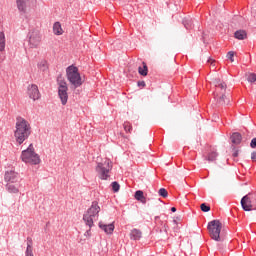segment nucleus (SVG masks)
Listing matches in <instances>:
<instances>
[{"label":"nucleus","instance_id":"obj_29","mask_svg":"<svg viewBox=\"0 0 256 256\" xmlns=\"http://www.w3.org/2000/svg\"><path fill=\"white\" fill-rule=\"evenodd\" d=\"M158 195L163 197V198H167L168 197V191L165 188H161L158 191Z\"/></svg>","mask_w":256,"mask_h":256},{"label":"nucleus","instance_id":"obj_31","mask_svg":"<svg viewBox=\"0 0 256 256\" xmlns=\"http://www.w3.org/2000/svg\"><path fill=\"white\" fill-rule=\"evenodd\" d=\"M112 191H114V193H117L120 191V184L118 182H112Z\"/></svg>","mask_w":256,"mask_h":256},{"label":"nucleus","instance_id":"obj_10","mask_svg":"<svg viewBox=\"0 0 256 256\" xmlns=\"http://www.w3.org/2000/svg\"><path fill=\"white\" fill-rule=\"evenodd\" d=\"M41 42V36L39 30H33L29 32V44L31 48H36Z\"/></svg>","mask_w":256,"mask_h":256},{"label":"nucleus","instance_id":"obj_41","mask_svg":"<svg viewBox=\"0 0 256 256\" xmlns=\"http://www.w3.org/2000/svg\"><path fill=\"white\" fill-rule=\"evenodd\" d=\"M207 62L213 64L212 58H209V59L207 60Z\"/></svg>","mask_w":256,"mask_h":256},{"label":"nucleus","instance_id":"obj_34","mask_svg":"<svg viewBox=\"0 0 256 256\" xmlns=\"http://www.w3.org/2000/svg\"><path fill=\"white\" fill-rule=\"evenodd\" d=\"M227 59H229L231 62H234V52H228Z\"/></svg>","mask_w":256,"mask_h":256},{"label":"nucleus","instance_id":"obj_1","mask_svg":"<svg viewBox=\"0 0 256 256\" xmlns=\"http://www.w3.org/2000/svg\"><path fill=\"white\" fill-rule=\"evenodd\" d=\"M31 134L32 128L28 120H25V118H22V116H18L16 122V130L14 132L16 142L19 145H22L26 140L29 139Z\"/></svg>","mask_w":256,"mask_h":256},{"label":"nucleus","instance_id":"obj_21","mask_svg":"<svg viewBox=\"0 0 256 256\" xmlns=\"http://www.w3.org/2000/svg\"><path fill=\"white\" fill-rule=\"evenodd\" d=\"M53 31H54V35L60 36L63 34V29L59 21L54 22Z\"/></svg>","mask_w":256,"mask_h":256},{"label":"nucleus","instance_id":"obj_20","mask_svg":"<svg viewBox=\"0 0 256 256\" xmlns=\"http://www.w3.org/2000/svg\"><path fill=\"white\" fill-rule=\"evenodd\" d=\"M230 140L234 145H239L242 142V135L240 133H233Z\"/></svg>","mask_w":256,"mask_h":256},{"label":"nucleus","instance_id":"obj_27","mask_svg":"<svg viewBox=\"0 0 256 256\" xmlns=\"http://www.w3.org/2000/svg\"><path fill=\"white\" fill-rule=\"evenodd\" d=\"M123 128H124V131H125L126 133H131L132 130H133V127H132V125H131L129 122H125V123L123 124Z\"/></svg>","mask_w":256,"mask_h":256},{"label":"nucleus","instance_id":"obj_39","mask_svg":"<svg viewBox=\"0 0 256 256\" xmlns=\"http://www.w3.org/2000/svg\"><path fill=\"white\" fill-rule=\"evenodd\" d=\"M256 209V193L251 194Z\"/></svg>","mask_w":256,"mask_h":256},{"label":"nucleus","instance_id":"obj_25","mask_svg":"<svg viewBox=\"0 0 256 256\" xmlns=\"http://www.w3.org/2000/svg\"><path fill=\"white\" fill-rule=\"evenodd\" d=\"M215 87L219 88L221 91H226L227 84H225V82H221V80H215Z\"/></svg>","mask_w":256,"mask_h":256},{"label":"nucleus","instance_id":"obj_16","mask_svg":"<svg viewBox=\"0 0 256 256\" xmlns=\"http://www.w3.org/2000/svg\"><path fill=\"white\" fill-rule=\"evenodd\" d=\"M135 200L141 202L142 204L147 203V198L144 196V192L141 190H138L134 193Z\"/></svg>","mask_w":256,"mask_h":256},{"label":"nucleus","instance_id":"obj_26","mask_svg":"<svg viewBox=\"0 0 256 256\" xmlns=\"http://www.w3.org/2000/svg\"><path fill=\"white\" fill-rule=\"evenodd\" d=\"M217 157H218V153L215 152V151H212V152H210V153L208 154V156H207V161H209V162L216 161Z\"/></svg>","mask_w":256,"mask_h":256},{"label":"nucleus","instance_id":"obj_8","mask_svg":"<svg viewBox=\"0 0 256 256\" xmlns=\"http://www.w3.org/2000/svg\"><path fill=\"white\" fill-rule=\"evenodd\" d=\"M240 204H241L242 209L246 212L256 210V207H255L256 205L254 203L252 193H248L247 195L242 197Z\"/></svg>","mask_w":256,"mask_h":256},{"label":"nucleus","instance_id":"obj_7","mask_svg":"<svg viewBox=\"0 0 256 256\" xmlns=\"http://www.w3.org/2000/svg\"><path fill=\"white\" fill-rule=\"evenodd\" d=\"M68 86L65 80H58V97L60 98V102L63 106H65L68 102Z\"/></svg>","mask_w":256,"mask_h":256},{"label":"nucleus","instance_id":"obj_12","mask_svg":"<svg viewBox=\"0 0 256 256\" xmlns=\"http://www.w3.org/2000/svg\"><path fill=\"white\" fill-rule=\"evenodd\" d=\"M154 222L159 227V233L164 232L165 234H168L169 226L167 225V223L160 220L159 216L154 217Z\"/></svg>","mask_w":256,"mask_h":256},{"label":"nucleus","instance_id":"obj_5","mask_svg":"<svg viewBox=\"0 0 256 256\" xmlns=\"http://www.w3.org/2000/svg\"><path fill=\"white\" fill-rule=\"evenodd\" d=\"M207 229L209 232V236L212 240L217 242L221 241V230H222V223L219 220H212L208 223Z\"/></svg>","mask_w":256,"mask_h":256},{"label":"nucleus","instance_id":"obj_36","mask_svg":"<svg viewBox=\"0 0 256 256\" xmlns=\"http://www.w3.org/2000/svg\"><path fill=\"white\" fill-rule=\"evenodd\" d=\"M138 87H146V82L144 80L137 82Z\"/></svg>","mask_w":256,"mask_h":256},{"label":"nucleus","instance_id":"obj_13","mask_svg":"<svg viewBox=\"0 0 256 256\" xmlns=\"http://www.w3.org/2000/svg\"><path fill=\"white\" fill-rule=\"evenodd\" d=\"M6 190L11 194H18L20 192L21 183H7Z\"/></svg>","mask_w":256,"mask_h":256},{"label":"nucleus","instance_id":"obj_38","mask_svg":"<svg viewBox=\"0 0 256 256\" xmlns=\"http://www.w3.org/2000/svg\"><path fill=\"white\" fill-rule=\"evenodd\" d=\"M239 156V151L238 150H235L232 154V157L233 158H237Z\"/></svg>","mask_w":256,"mask_h":256},{"label":"nucleus","instance_id":"obj_23","mask_svg":"<svg viewBox=\"0 0 256 256\" xmlns=\"http://www.w3.org/2000/svg\"><path fill=\"white\" fill-rule=\"evenodd\" d=\"M229 102L230 100L229 98H227V96H225V94H222V96H220L217 100L218 105H221V106L229 105Z\"/></svg>","mask_w":256,"mask_h":256},{"label":"nucleus","instance_id":"obj_24","mask_svg":"<svg viewBox=\"0 0 256 256\" xmlns=\"http://www.w3.org/2000/svg\"><path fill=\"white\" fill-rule=\"evenodd\" d=\"M6 40L4 32L0 31V52L5 50Z\"/></svg>","mask_w":256,"mask_h":256},{"label":"nucleus","instance_id":"obj_33","mask_svg":"<svg viewBox=\"0 0 256 256\" xmlns=\"http://www.w3.org/2000/svg\"><path fill=\"white\" fill-rule=\"evenodd\" d=\"M38 68H40L42 71H45L47 69L46 62H40V64H38Z\"/></svg>","mask_w":256,"mask_h":256},{"label":"nucleus","instance_id":"obj_14","mask_svg":"<svg viewBox=\"0 0 256 256\" xmlns=\"http://www.w3.org/2000/svg\"><path fill=\"white\" fill-rule=\"evenodd\" d=\"M29 0H16L17 8L20 13L25 14L27 12V3Z\"/></svg>","mask_w":256,"mask_h":256},{"label":"nucleus","instance_id":"obj_15","mask_svg":"<svg viewBox=\"0 0 256 256\" xmlns=\"http://www.w3.org/2000/svg\"><path fill=\"white\" fill-rule=\"evenodd\" d=\"M98 227H100V229H102L103 231L106 232V234H113L114 230H115V226L114 224H103L102 222H100L98 224Z\"/></svg>","mask_w":256,"mask_h":256},{"label":"nucleus","instance_id":"obj_28","mask_svg":"<svg viewBox=\"0 0 256 256\" xmlns=\"http://www.w3.org/2000/svg\"><path fill=\"white\" fill-rule=\"evenodd\" d=\"M247 81L249 83H255L256 82V74L252 72L251 74H248Z\"/></svg>","mask_w":256,"mask_h":256},{"label":"nucleus","instance_id":"obj_30","mask_svg":"<svg viewBox=\"0 0 256 256\" xmlns=\"http://www.w3.org/2000/svg\"><path fill=\"white\" fill-rule=\"evenodd\" d=\"M200 209L202 212L207 213L211 210V207L207 205L206 203H203L200 205Z\"/></svg>","mask_w":256,"mask_h":256},{"label":"nucleus","instance_id":"obj_4","mask_svg":"<svg viewBox=\"0 0 256 256\" xmlns=\"http://www.w3.org/2000/svg\"><path fill=\"white\" fill-rule=\"evenodd\" d=\"M21 160L26 164L32 165H38L41 162L39 155L35 153L33 144H30V146L22 152Z\"/></svg>","mask_w":256,"mask_h":256},{"label":"nucleus","instance_id":"obj_2","mask_svg":"<svg viewBox=\"0 0 256 256\" xmlns=\"http://www.w3.org/2000/svg\"><path fill=\"white\" fill-rule=\"evenodd\" d=\"M100 211L101 208L99 207L98 202L94 201L92 202V206L88 208V211L84 213L82 220H84L86 226L90 227V229L84 233V236L91 237V228L94 226V219L99 216Z\"/></svg>","mask_w":256,"mask_h":256},{"label":"nucleus","instance_id":"obj_3","mask_svg":"<svg viewBox=\"0 0 256 256\" xmlns=\"http://www.w3.org/2000/svg\"><path fill=\"white\" fill-rule=\"evenodd\" d=\"M66 78L68 79V82H70L72 89H77L83 85V80L81 78L79 69L73 64L72 66H68V68H66Z\"/></svg>","mask_w":256,"mask_h":256},{"label":"nucleus","instance_id":"obj_11","mask_svg":"<svg viewBox=\"0 0 256 256\" xmlns=\"http://www.w3.org/2000/svg\"><path fill=\"white\" fill-rule=\"evenodd\" d=\"M28 95L30 99H33L34 101L40 99L41 94L39 92L37 84H32L31 86H28Z\"/></svg>","mask_w":256,"mask_h":256},{"label":"nucleus","instance_id":"obj_9","mask_svg":"<svg viewBox=\"0 0 256 256\" xmlns=\"http://www.w3.org/2000/svg\"><path fill=\"white\" fill-rule=\"evenodd\" d=\"M4 181L8 184H18L21 183L22 178L19 173L15 172L14 170L6 171L4 175Z\"/></svg>","mask_w":256,"mask_h":256},{"label":"nucleus","instance_id":"obj_40","mask_svg":"<svg viewBox=\"0 0 256 256\" xmlns=\"http://www.w3.org/2000/svg\"><path fill=\"white\" fill-rule=\"evenodd\" d=\"M170 210H171V212H173V213L177 211V209H176L175 207H172Z\"/></svg>","mask_w":256,"mask_h":256},{"label":"nucleus","instance_id":"obj_18","mask_svg":"<svg viewBox=\"0 0 256 256\" xmlns=\"http://www.w3.org/2000/svg\"><path fill=\"white\" fill-rule=\"evenodd\" d=\"M182 24L186 30H191L194 27L193 19L191 17H185L182 20Z\"/></svg>","mask_w":256,"mask_h":256},{"label":"nucleus","instance_id":"obj_6","mask_svg":"<svg viewBox=\"0 0 256 256\" xmlns=\"http://www.w3.org/2000/svg\"><path fill=\"white\" fill-rule=\"evenodd\" d=\"M112 168L113 166L111 165L110 160L98 163V165H96V173H98V178L101 180H108L110 178L109 173Z\"/></svg>","mask_w":256,"mask_h":256},{"label":"nucleus","instance_id":"obj_37","mask_svg":"<svg viewBox=\"0 0 256 256\" xmlns=\"http://www.w3.org/2000/svg\"><path fill=\"white\" fill-rule=\"evenodd\" d=\"M251 160L252 162H256V151L251 153Z\"/></svg>","mask_w":256,"mask_h":256},{"label":"nucleus","instance_id":"obj_17","mask_svg":"<svg viewBox=\"0 0 256 256\" xmlns=\"http://www.w3.org/2000/svg\"><path fill=\"white\" fill-rule=\"evenodd\" d=\"M142 238V232L139 229H132L130 232V240L138 241Z\"/></svg>","mask_w":256,"mask_h":256},{"label":"nucleus","instance_id":"obj_32","mask_svg":"<svg viewBox=\"0 0 256 256\" xmlns=\"http://www.w3.org/2000/svg\"><path fill=\"white\" fill-rule=\"evenodd\" d=\"M26 256H34L32 246L29 243L26 250Z\"/></svg>","mask_w":256,"mask_h":256},{"label":"nucleus","instance_id":"obj_22","mask_svg":"<svg viewBox=\"0 0 256 256\" xmlns=\"http://www.w3.org/2000/svg\"><path fill=\"white\" fill-rule=\"evenodd\" d=\"M138 74L145 77L148 75V66L146 62H142V66L138 67Z\"/></svg>","mask_w":256,"mask_h":256},{"label":"nucleus","instance_id":"obj_42","mask_svg":"<svg viewBox=\"0 0 256 256\" xmlns=\"http://www.w3.org/2000/svg\"><path fill=\"white\" fill-rule=\"evenodd\" d=\"M173 222H174V223H176L177 221H176V220H174Z\"/></svg>","mask_w":256,"mask_h":256},{"label":"nucleus","instance_id":"obj_19","mask_svg":"<svg viewBox=\"0 0 256 256\" xmlns=\"http://www.w3.org/2000/svg\"><path fill=\"white\" fill-rule=\"evenodd\" d=\"M234 38L237 40H245L247 38L246 30L239 29L234 32Z\"/></svg>","mask_w":256,"mask_h":256},{"label":"nucleus","instance_id":"obj_35","mask_svg":"<svg viewBox=\"0 0 256 256\" xmlns=\"http://www.w3.org/2000/svg\"><path fill=\"white\" fill-rule=\"evenodd\" d=\"M250 148L256 149V138H253L250 142Z\"/></svg>","mask_w":256,"mask_h":256}]
</instances>
